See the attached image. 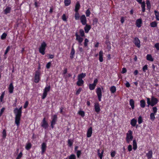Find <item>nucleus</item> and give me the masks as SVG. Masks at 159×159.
<instances>
[{
  "mask_svg": "<svg viewBox=\"0 0 159 159\" xmlns=\"http://www.w3.org/2000/svg\"><path fill=\"white\" fill-rule=\"evenodd\" d=\"M94 107L95 111L97 112H98L100 111V108L99 104L96 103L95 104Z\"/></svg>",
  "mask_w": 159,
  "mask_h": 159,
  "instance_id": "nucleus-23",
  "label": "nucleus"
},
{
  "mask_svg": "<svg viewBox=\"0 0 159 159\" xmlns=\"http://www.w3.org/2000/svg\"><path fill=\"white\" fill-rule=\"evenodd\" d=\"M57 117L56 115H54L52 118V120L51 122V126L53 128L54 127V125L55 124L57 120Z\"/></svg>",
  "mask_w": 159,
  "mask_h": 159,
  "instance_id": "nucleus-12",
  "label": "nucleus"
},
{
  "mask_svg": "<svg viewBox=\"0 0 159 159\" xmlns=\"http://www.w3.org/2000/svg\"><path fill=\"white\" fill-rule=\"evenodd\" d=\"M69 159H76V156L75 155L72 154L68 157Z\"/></svg>",
  "mask_w": 159,
  "mask_h": 159,
  "instance_id": "nucleus-43",
  "label": "nucleus"
},
{
  "mask_svg": "<svg viewBox=\"0 0 159 159\" xmlns=\"http://www.w3.org/2000/svg\"><path fill=\"white\" fill-rule=\"evenodd\" d=\"M146 155L148 159H151L152 157V151H149L146 154Z\"/></svg>",
  "mask_w": 159,
  "mask_h": 159,
  "instance_id": "nucleus-17",
  "label": "nucleus"
},
{
  "mask_svg": "<svg viewBox=\"0 0 159 159\" xmlns=\"http://www.w3.org/2000/svg\"><path fill=\"white\" fill-rule=\"evenodd\" d=\"M146 4L147 7L148 9H149L151 7V4L150 2L148 0H147L146 1Z\"/></svg>",
  "mask_w": 159,
  "mask_h": 159,
  "instance_id": "nucleus-48",
  "label": "nucleus"
},
{
  "mask_svg": "<svg viewBox=\"0 0 159 159\" xmlns=\"http://www.w3.org/2000/svg\"><path fill=\"white\" fill-rule=\"evenodd\" d=\"M86 76V74L82 73L79 74L78 76V78L80 79H82L83 78H84Z\"/></svg>",
  "mask_w": 159,
  "mask_h": 159,
  "instance_id": "nucleus-24",
  "label": "nucleus"
},
{
  "mask_svg": "<svg viewBox=\"0 0 159 159\" xmlns=\"http://www.w3.org/2000/svg\"><path fill=\"white\" fill-rule=\"evenodd\" d=\"M128 149L129 152H130L132 150V146L131 145H129L128 146Z\"/></svg>",
  "mask_w": 159,
  "mask_h": 159,
  "instance_id": "nucleus-61",
  "label": "nucleus"
},
{
  "mask_svg": "<svg viewBox=\"0 0 159 159\" xmlns=\"http://www.w3.org/2000/svg\"><path fill=\"white\" fill-rule=\"evenodd\" d=\"M157 23L156 21H153L150 23V26L152 27H155L157 26Z\"/></svg>",
  "mask_w": 159,
  "mask_h": 159,
  "instance_id": "nucleus-40",
  "label": "nucleus"
},
{
  "mask_svg": "<svg viewBox=\"0 0 159 159\" xmlns=\"http://www.w3.org/2000/svg\"><path fill=\"white\" fill-rule=\"evenodd\" d=\"M147 59L149 61H153V59L152 58V56L150 54H148L146 57Z\"/></svg>",
  "mask_w": 159,
  "mask_h": 159,
  "instance_id": "nucleus-28",
  "label": "nucleus"
},
{
  "mask_svg": "<svg viewBox=\"0 0 159 159\" xmlns=\"http://www.w3.org/2000/svg\"><path fill=\"white\" fill-rule=\"evenodd\" d=\"M75 50L74 48H73V47H72V48L71 52H70V57L71 58H72L73 57L74 55L75 54Z\"/></svg>",
  "mask_w": 159,
  "mask_h": 159,
  "instance_id": "nucleus-33",
  "label": "nucleus"
},
{
  "mask_svg": "<svg viewBox=\"0 0 159 159\" xmlns=\"http://www.w3.org/2000/svg\"><path fill=\"white\" fill-rule=\"evenodd\" d=\"M133 149L134 150H136L137 148V144L136 142V140H133Z\"/></svg>",
  "mask_w": 159,
  "mask_h": 159,
  "instance_id": "nucleus-32",
  "label": "nucleus"
},
{
  "mask_svg": "<svg viewBox=\"0 0 159 159\" xmlns=\"http://www.w3.org/2000/svg\"><path fill=\"white\" fill-rule=\"evenodd\" d=\"M89 41L88 39L86 38L85 39L84 42V46L85 47L87 46Z\"/></svg>",
  "mask_w": 159,
  "mask_h": 159,
  "instance_id": "nucleus-46",
  "label": "nucleus"
},
{
  "mask_svg": "<svg viewBox=\"0 0 159 159\" xmlns=\"http://www.w3.org/2000/svg\"><path fill=\"white\" fill-rule=\"evenodd\" d=\"M10 48L9 46H8L7 47L5 51V52L4 54V56L5 58H7L6 55L8 53V52H9V50L10 49Z\"/></svg>",
  "mask_w": 159,
  "mask_h": 159,
  "instance_id": "nucleus-34",
  "label": "nucleus"
},
{
  "mask_svg": "<svg viewBox=\"0 0 159 159\" xmlns=\"http://www.w3.org/2000/svg\"><path fill=\"white\" fill-rule=\"evenodd\" d=\"M129 105L131 106L132 109H134V101L133 99H131L130 100Z\"/></svg>",
  "mask_w": 159,
  "mask_h": 159,
  "instance_id": "nucleus-30",
  "label": "nucleus"
},
{
  "mask_svg": "<svg viewBox=\"0 0 159 159\" xmlns=\"http://www.w3.org/2000/svg\"><path fill=\"white\" fill-rule=\"evenodd\" d=\"M31 147V144L30 143H28L26 144L25 146V148L27 150H29Z\"/></svg>",
  "mask_w": 159,
  "mask_h": 159,
  "instance_id": "nucleus-35",
  "label": "nucleus"
},
{
  "mask_svg": "<svg viewBox=\"0 0 159 159\" xmlns=\"http://www.w3.org/2000/svg\"><path fill=\"white\" fill-rule=\"evenodd\" d=\"M81 151L78 150L77 151L76 154L78 158H79L81 154Z\"/></svg>",
  "mask_w": 159,
  "mask_h": 159,
  "instance_id": "nucleus-50",
  "label": "nucleus"
},
{
  "mask_svg": "<svg viewBox=\"0 0 159 159\" xmlns=\"http://www.w3.org/2000/svg\"><path fill=\"white\" fill-rule=\"evenodd\" d=\"M14 89V86L12 83H11L8 87L9 92L10 93H12Z\"/></svg>",
  "mask_w": 159,
  "mask_h": 159,
  "instance_id": "nucleus-15",
  "label": "nucleus"
},
{
  "mask_svg": "<svg viewBox=\"0 0 159 159\" xmlns=\"http://www.w3.org/2000/svg\"><path fill=\"white\" fill-rule=\"evenodd\" d=\"M64 2L66 6H68L70 4L71 1L70 0H64Z\"/></svg>",
  "mask_w": 159,
  "mask_h": 159,
  "instance_id": "nucleus-39",
  "label": "nucleus"
},
{
  "mask_svg": "<svg viewBox=\"0 0 159 159\" xmlns=\"http://www.w3.org/2000/svg\"><path fill=\"white\" fill-rule=\"evenodd\" d=\"M137 120L134 118L131 120L130 124L133 127L135 126L137 123Z\"/></svg>",
  "mask_w": 159,
  "mask_h": 159,
  "instance_id": "nucleus-22",
  "label": "nucleus"
},
{
  "mask_svg": "<svg viewBox=\"0 0 159 159\" xmlns=\"http://www.w3.org/2000/svg\"><path fill=\"white\" fill-rule=\"evenodd\" d=\"M80 4L79 2H76V4L75 7V11H78L79 10L80 7Z\"/></svg>",
  "mask_w": 159,
  "mask_h": 159,
  "instance_id": "nucleus-20",
  "label": "nucleus"
},
{
  "mask_svg": "<svg viewBox=\"0 0 159 159\" xmlns=\"http://www.w3.org/2000/svg\"><path fill=\"white\" fill-rule=\"evenodd\" d=\"M41 126L43 128L46 129L48 127V125L46 121L45 118H44L41 123Z\"/></svg>",
  "mask_w": 159,
  "mask_h": 159,
  "instance_id": "nucleus-7",
  "label": "nucleus"
},
{
  "mask_svg": "<svg viewBox=\"0 0 159 159\" xmlns=\"http://www.w3.org/2000/svg\"><path fill=\"white\" fill-rule=\"evenodd\" d=\"M110 90L111 93H114L116 92V87L112 86L110 88Z\"/></svg>",
  "mask_w": 159,
  "mask_h": 159,
  "instance_id": "nucleus-29",
  "label": "nucleus"
},
{
  "mask_svg": "<svg viewBox=\"0 0 159 159\" xmlns=\"http://www.w3.org/2000/svg\"><path fill=\"white\" fill-rule=\"evenodd\" d=\"M5 109V108H2L0 110V117L2 114L3 112H4V111Z\"/></svg>",
  "mask_w": 159,
  "mask_h": 159,
  "instance_id": "nucleus-59",
  "label": "nucleus"
},
{
  "mask_svg": "<svg viewBox=\"0 0 159 159\" xmlns=\"http://www.w3.org/2000/svg\"><path fill=\"white\" fill-rule=\"evenodd\" d=\"M47 47V44L45 42H43L39 48V51L42 55H44L45 54V51Z\"/></svg>",
  "mask_w": 159,
  "mask_h": 159,
  "instance_id": "nucleus-3",
  "label": "nucleus"
},
{
  "mask_svg": "<svg viewBox=\"0 0 159 159\" xmlns=\"http://www.w3.org/2000/svg\"><path fill=\"white\" fill-rule=\"evenodd\" d=\"M156 114L153 113H151L150 115V119L152 121H153L155 119V115Z\"/></svg>",
  "mask_w": 159,
  "mask_h": 159,
  "instance_id": "nucleus-37",
  "label": "nucleus"
},
{
  "mask_svg": "<svg viewBox=\"0 0 159 159\" xmlns=\"http://www.w3.org/2000/svg\"><path fill=\"white\" fill-rule=\"evenodd\" d=\"M74 17L75 19L76 20H79L80 18V14L78 11H75V13L74 15Z\"/></svg>",
  "mask_w": 159,
  "mask_h": 159,
  "instance_id": "nucleus-25",
  "label": "nucleus"
},
{
  "mask_svg": "<svg viewBox=\"0 0 159 159\" xmlns=\"http://www.w3.org/2000/svg\"><path fill=\"white\" fill-rule=\"evenodd\" d=\"M104 151L102 150L101 153L100 152V150H98V154L100 159H102L103 157V153Z\"/></svg>",
  "mask_w": 159,
  "mask_h": 159,
  "instance_id": "nucleus-26",
  "label": "nucleus"
},
{
  "mask_svg": "<svg viewBox=\"0 0 159 159\" xmlns=\"http://www.w3.org/2000/svg\"><path fill=\"white\" fill-rule=\"evenodd\" d=\"M51 62H49L47 64L46 66V67L48 69H49L51 66Z\"/></svg>",
  "mask_w": 159,
  "mask_h": 159,
  "instance_id": "nucleus-54",
  "label": "nucleus"
},
{
  "mask_svg": "<svg viewBox=\"0 0 159 159\" xmlns=\"http://www.w3.org/2000/svg\"><path fill=\"white\" fill-rule=\"evenodd\" d=\"M62 19L63 21H66V16L65 14H64L62 16Z\"/></svg>",
  "mask_w": 159,
  "mask_h": 159,
  "instance_id": "nucleus-56",
  "label": "nucleus"
},
{
  "mask_svg": "<svg viewBox=\"0 0 159 159\" xmlns=\"http://www.w3.org/2000/svg\"><path fill=\"white\" fill-rule=\"evenodd\" d=\"M50 86H48L45 88L44 89L43 95L42 97V99H44L46 97L47 94V93L50 91Z\"/></svg>",
  "mask_w": 159,
  "mask_h": 159,
  "instance_id": "nucleus-5",
  "label": "nucleus"
},
{
  "mask_svg": "<svg viewBox=\"0 0 159 159\" xmlns=\"http://www.w3.org/2000/svg\"><path fill=\"white\" fill-rule=\"evenodd\" d=\"M103 52L102 51H100L99 52V60L100 62H102L103 61Z\"/></svg>",
  "mask_w": 159,
  "mask_h": 159,
  "instance_id": "nucleus-18",
  "label": "nucleus"
},
{
  "mask_svg": "<svg viewBox=\"0 0 159 159\" xmlns=\"http://www.w3.org/2000/svg\"><path fill=\"white\" fill-rule=\"evenodd\" d=\"M157 109L156 107H154L152 108V111L153 113L156 114V113L157 112Z\"/></svg>",
  "mask_w": 159,
  "mask_h": 159,
  "instance_id": "nucleus-49",
  "label": "nucleus"
},
{
  "mask_svg": "<svg viewBox=\"0 0 159 159\" xmlns=\"http://www.w3.org/2000/svg\"><path fill=\"white\" fill-rule=\"evenodd\" d=\"M14 112L15 115V123L16 125L18 126L20 125L22 111L18 110V108H16L14 110Z\"/></svg>",
  "mask_w": 159,
  "mask_h": 159,
  "instance_id": "nucleus-1",
  "label": "nucleus"
},
{
  "mask_svg": "<svg viewBox=\"0 0 159 159\" xmlns=\"http://www.w3.org/2000/svg\"><path fill=\"white\" fill-rule=\"evenodd\" d=\"M85 26L84 27V30L86 33H88L89 31L91 29V26L89 25H88L87 24L85 25Z\"/></svg>",
  "mask_w": 159,
  "mask_h": 159,
  "instance_id": "nucleus-19",
  "label": "nucleus"
},
{
  "mask_svg": "<svg viewBox=\"0 0 159 159\" xmlns=\"http://www.w3.org/2000/svg\"><path fill=\"white\" fill-rule=\"evenodd\" d=\"M7 36V34L6 33H4L1 35V39H4L5 38H6Z\"/></svg>",
  "mask_w": 159,
  "mask_h": 159,
  "instance_id": "nucleus-45",
  "label": "nucleus"
},
{
  "mask_svg": "<svg viewBox=\"0 0 159 159\" xmlns=\"http://www.w3.org/2000/svg\"><path fill=\"white\" fill-rule=\"evenodd\" d=\"M147 101L148 107H149V105L153 107L157 103L158 100L157 98L152 96L151 97V100L150 98H147Z\"/></svg>",
  "mask_w": 159,
  "mask_h": 159,
  "instance_id": "nucleus-2",
  "label": "nucleus"
},
{
  "mask_svg": "<svg viewBox=\"0 0 159 159\" xmlns=\"http://www.w3.org/2000/svg\"><path fill=\"white\" fill-rule=\"evenodd\" d=\"M96 93L97 94L99 101H101L102 97V92L101 88L99 87L97 88L96 89Z\"/></svg>",
  "mask_w": 159,
  "mask_h": 159,
  "instance_id": "nucleus-6",
  "label": "nucleus"
},
{
  "mask_svg": "<svg viewBox=\"0 0 159 159\" xmlns=\"http://www.w3.org/2000/svg\"><path fill=\"white\" fill-rule=\"evenodd\" d=\"M75 35L76 37V39L78 42L79 45H81L82 43L83 40V38L81 37V36H80L77 33L75 34Z\"/></svg>",
  "mask_w": 159,
  "mask_h": 159,
  "instance_id": "nucleus-9",
  "label": "nucleus"
},
{
  "mask_svg": "<svg viewBox=\"0 0 159 159\" xmlns=\"http://www.w3.org/2000/svg\"><path fill=\"white\" fill-rule=\"evenodd\" d=\"M133 43H134L135 46H137L138 48H140V41L138 38L135 37L134 39V40L133 41Z\"/></svg>",
  "mask_w": 159,
  "mask_h": 159,
  "instance_id": "nucleus-11",
  "label": "nucleus"
},
{
  "mask_svg": "<svg viewBox=\"0 0 159 159\" xmlns=\"http://www.w3.org/2000/svg\"><path fill=\"white\" fill-rule=\"evenodd\" d=\"M82 90V89L81 88H79L76 91V94L77 95H78L80 93V92Z\"/></svg>",
  "mask_w": 159,
  "mask_h": 159,
  "instance_id": "nucleus-55",
  "label": "nucleus"
},
{
  "mask_svg": "<svg viewBox=\"0 0 159 159\" xmlns=\"http://www.w3.org/2000/svg\"><path fill=\"white\" fill-rule=\"evenodd\" d=\"M29 104V102L28 101H26L25 102V104L24 106V108H26L28 106Z\"/></svg>",
  "mask_w": 159,
  "mask_h": 159,
  "instance_id": "nucleus-58",
  "label": "nucleus"
},
{
  "mask_svg": "<svg viewBox=\"0 0 159 159\" xmlns=\"http://www.w3.org/2000/svg\"><path fill=\"white\" fill-rule=\"evenodd\" d=\"M80 20L81 22L83 25H85L87 23V20L86 17L84 15H82L80 16Z\"/></svg>",
  "mask_w": 159,
  "mask_h": 159,
  "instance_id": "nucleus-10",
  "label": "nucleus"
},
{
  "mask_svg": "<svg viewBox=\"0 0 159 159\" xmlns=\"http://www.w3.org/2000/svg\"><path fill=\"white\" fill-rule=\"evenodd\" d=\"M115 154L116 152L115 151H113L111 152V156L112 157H114L115 156Z\"/></svg>",
  "mask_w": 159,
  "mask_h": 159,
  "instance_id": "nucleus-60",
  "label": "nucleus"
},
{
  "mask_svg": "<svg viewBox=\"0 0 159 159\" xmlns=\"http://www.w3.org/2000/svg\"><path fill=\"white\" fill-rule=\"evenodd\" d=\"M96 86L93 84H89V87L90 90H93L95 88Z\"/></svg>",
  "mask_w": 159,
  "mask_h": 159,
  "instance_id": "nucleus-38",
  "label": "nucleus"
},
{
  "mask_svg": "<svg viewBox=\"0 0 159 159\" xmlns=\"http://www.w3.org/2000/svg\"><path fill=\"white\" fill-rule=\"evenodd\" d=\"M11 10V7H6L4 11L5 14H7L9 13L10 12Z\"/></svg>",
  "mask_w": 159,
  "mask_h": 159,
  "instance_id": "nucleus-31",
  "label": "nucleus"
},
{
  "mask_svg": "<svg viewBox=\"0 0 159 159\" xmlns=\"http://www.w3.org/2000/svg\"><path fill=\"white\" fill-rule=\"evenodd\" d=\"M154 47L157 50H159V43H157L155 44Z\"/></svg>",
  "mask_w": 159,
  "mask_h": 159,
  "instance_id": "nucleus-53",
  "label": "nucleus"
},
{
  "mask_svg": "<svg viewBox=\"0 0 159 159\" xmlns=\"http://www.w3.org/2000/svg\"><path fill=\"white\" fill-rule=\"evenodd\" d=\"M2 134L3 137L4 138H5L6 136V131L5 130H3L2 132Z\"/></svg>",
  "mask_w": 159,
  "mask_h": 159,
  "instance_id": "nucleus-57",
  "label": "nucleus"
},
{
  "mask_svg": "<svg viewBox=\"0 0 159 159\" xmlns=\"http://www.w3.org/2000/svg\"><path fill=\"white\" fill-rule=\"evenodd\" d=\"M143 70L144 72H145L148 70V66L147 65H145L143 68Z\"/></svg>",
  "mask_w": 159,
  "mask_h": 159,
  "instance_id": "nucleus-51",
  "label": "nucleus"
},
{
  "mask_svg": "<svg viewBox=\"0 0 159 159\" xmlns=\"http://www.w3.org/2000/svg\"><path fill=\"white\" fill-rule=\"evenodd\" d=\"M93 133L92 128V127H90L88 130L87 135L88 138H89L91 136L92 134Z\"/></svg>",
  "mask_w": 159,
  "mask_h": 159,
  "instance_id": "nucleus-14",
  "label": "nucleus"
},
{
  "mask_svg": "<svg viewBox=\"0 0 159 159\" xmlns=\"http://www.w3.org/2000/svg\"><path fill=\"white\" fill-rule=\"evenodd\" d=\"M90 14V12L89 9L87 10L86 12V15L87 16H89Z\"/></svg>",
  "mask_w": 159,
  "mask_h": 159,
  "instance_id": "nucleus-52",
  "label": "nucleus"
},
{
  "mask_svg": "<svg viewBox=\"0 0 159 159\" xmlns=\"http://www.w3.org/2000/svg\"><path fill=\"white\" fill-rule=\"evenodd\" d=\"M142 23V20L141 19H137L136 22V25L137 27L139 28L141 26Z\"/></svg>",
  "mask_w": 159,
  "mask_h": 159,
  "instance_id": "nucleus-16",
  "label": "nucleus"
},
{
  "mask_svg": "<svg viewBox=\"0 0 159 159\" xmlns=\"http://www.w3.org/2000/svg\"><path fill=\"white\" fill-rule=\"evenodd\" d=\"M141 7L142 9L143 8H145V4L144 2H143L141 3Z\"/></svg>",
  "mask_w": 159,
  "mask_h": 159,
  "instance_id": "nucleus-62",
  "label": "nucleus"
},
{
  "mask_svg": "<svg viewBox=\"0 0 159 159\" xmlns=\"http://www.w3.org/2000/svg\"><path fill=\"white\" fill-rule=\"evenodd\" d=\"M22 152H20L19 153V154L18 155L17 157L20 159L22 157Z\"/></svg>",
  "mask_w": 159,
  "mask_h": 159,
  "instance_id": "nucleus-63",
  "label": "nucleus"
},
{
  "mask_svg": "<svg viewBox=\"0 0 159 159\" xmlns=\"http://www.w3.org/2000/svg\"><path fill=\"white\" fill-rule=\"evenodd\" d=\"M84 81L82 79L78 78V81L77 82V84L79 86H81L84 84Z\"/></svg>",
  "mask_w": 159,
  "mask_h": 159,
  "instance_id": "nucleus-21",
  "label": "nucleus"
},
{
  "mask_svg": "<svg viewBox=\"0 0 159 159\" xmlns=\"http://www.w3.org/2000/svg\"><path fill=\"white\" fill-rule=\"evenodd\" d=\"M40 72L39 71H37L35 73L34 76V81L36 83L39 82L40 80Z\"/></svg>",
  "mask_w": 159,
  "mask_h": 159,
  "instance_id": "nucleus-8",
  "label": "nucleus"
},
{
  "mask_svg": "<svg viewBox=\"0 0 159 159\" xmlns=\"http://www.w3.org/2000/svg\"><path fill=\"white\" fill-rule=\"evenodd\" d=\"M133 132L130 130H129L126 133V141L127 143H129L131 142L133 138L132 135Z\"/></svg>",
  "mask_w": 159,
  "mask_h": 159,
  "instance_id": "nucleus-4",
  "label": "nucleus"
},
{
  "mask_svg": "<svg viewBox=\"0 0 159 159\" xmlns=\"http://www.w3.org/2000/svg\"><path fill=\"white\" fill-rule=\"evenodd\" d=\"M140 107L142 108H144L145 106V102L143 100H141L140 101Z\"/></svg>",
  "mask_w": 159,
  "mask_h": 159,
  "instance_id": "nucleus-27",
  "label": "nucleus"
},
{
  "mask_svg": "<svg viewBox=\"0 0 159 159\" xmlns=\"http://www.w3.org/2000/svg\"><path fill=\"white\" fill-rule=\"evenodd\" d=\"M78 113L82 117H83L84 116V112L81 110H80L78 111Z\"/></svg>",
  "mask_w": 159,
  "mask_h": 159,
  "instance_id": "nucleus-42",
  "label": "nucleus"
},
{
  "mask_svg": "<svg viewBox=\"0 0 159 159\" xmlns=\"http://www.w3.org/2000/svg\"><path fill=\"white\" fill-rule=\"evenodd\" d=\"M143 122L142 117L141 116H139L138 119V122L139 124H141Z\"/></svg>",
  "mask_w": 159,
  "mask_h": 159,
  "instance_id": "nucleus-47",
  "label": "nucleus"
},
{
  "mask_svg": "<svg viewBox=\"0 0 159 159\" xmlns=\"http://www.w3.org/2000/svg\"><path fill=\"white\" fill-rule=\"evenodd\" d=\"M47 148L46 143H43L41 146V154H43L46 150Z\"/></svg>",
  "mask_w": 159,
  "mask_h": 159,
  "instance_id": "nucleus-13",
  "label": "nucleus"
},
{
  "mask_svg": "<svg viewBox=\"0 0 159 159\" xmlns=\"http://www.w3.org/2000/svg\"><path fill=\"white\" fill-rule=\"evenodd\" d=\"M80 36L81 37H83L84 36V32L83 30L81 29L80 30Z\"/></svg>",
  "mask_w": 159,
  "mask_h": 159,
  "instance_id": "nucleus-44",
  "label": "nucleus"
},
{
  "mask_svg": "<svg viewBox=\"0 0 159 159\" xmlns=\"http://www.w3.org/2000/svg\"><path fill=\"white\" fill-rule=\"evenodd\" d=\"M154 12L156 19L157 20H159V12L155 10Z\"/></svg>",
  "mask_w": 159,
  "mask_h": 159,
  "instance_id": "nucleus-36",
  "label": "nucleus"
},
{
  "mask_svg": "<svg viewBox=\"0 0 159 159\" xmlns=\"http://www.w3.org/2000/svg\"><path fill=\"white\" fill-rule=\"evenodd\" d=\"M126 68H123L122 70L121 73L122 74H124V73H126Z\"/></svg>",
  "mask_w": 159,
  "mask_h": 159,
  "instance_id": "nucleus-64",
  "label": "nucleus"
},
{
  "mask_svg": "<svg viewBox=\"0 0 159 159\" xmlns=\"http://www.w3.org/2000/svg\"><path fill=\"white\" fill-rule=\"evenodd\" d=\"M5 94V91H4L2 93L0 97V101L2 102H3V99L4 96Z\"/></svg>",
  "mask_w": 159,
  "mask_h": 159,
  "instance_id": "nucleus-41",
  "label": "nucleus"
}]
</instances>
